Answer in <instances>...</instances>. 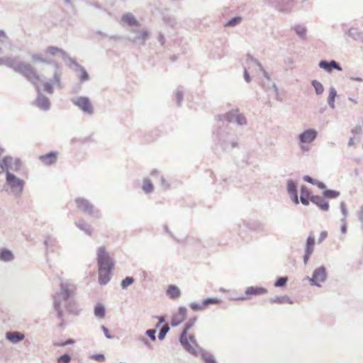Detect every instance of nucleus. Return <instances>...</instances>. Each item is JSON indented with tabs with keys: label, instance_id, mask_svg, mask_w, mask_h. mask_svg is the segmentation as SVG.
Wrapping results in <instances>:
<instances>
[{
	"label": "nucleus",
	"instance_id": "obj_1",
	"mask_svg": "<svg viewBox=\"0 0 363 363\" xmlns=\"http://www.w3.org/2000/svg\"><path fill=\"white\" fill-rule=\"evenodd\" d=\"M96 259L99 266V283L106 284L111 278V271L114 269V262L104 247L98 248Z\"/></svg>",
	"mask_w": 363,
	"mask_h": 363
},
{
	"label": "nucleus",
	"instance_id": "obj_2",
	"mask_svg": "<svg viewBox=\"0 0 363 363\" xmlns=\"http://www.w3.org/2000/svg\"><path fill=\"white\" fill-rule=\"evenodd\" d=\"M196 319H191L186 324L184 330L180 336V342L184 347L191 353H195L198 347L196 339L194 335H188V330L194 325Z\"/></svg>",
	"mask_w": 363,
	"mask_h": 363
},
{
	"label": "nucleus",
	"instance_id": "obj_3",
	"mask_svg": "<svg viewBox=\"0 0 363 363\" xmlns=\"http://www.w3.org/2000/svg\"><path fill=\"white\" fill-rule=\"evenodd\" d=\"M13 69L33 83L40 80L39 76L30 64L21 62L16 65Z\"/></svg>",
	"mask_w": 363,
	"mask_h": 363
},
{
	"label": "nucleus",
	"instance_id": "obj_4",
	"mask_svg": "<svg viewBox=\"0 0 363 363\" xmlns=\"http://www.w3.org/2000/svg\"><path fill=\"white\" fill-rule=\"evenodd\" d=\"M60 52V50L59 49L51 47L48 48L44 53L33 55L32 60L35 62H42L50 63L53 60L52 57L58 55Z\"/></svg>",
	"mask_w": 363,
	"mask_h": 363
},
{
	"label": "nucleus",
	"instance_id": "obj_5",
	"mask_svg": "<svg viewBox=\"0 0 363 363\" xmlns=\"http://www.w3.org/2000/svg\"><path fill=\"white\" fill-rule=\"evenodd\" d=\"M6 183L11 189L17 193H21L24 187V182L14 174L6 172Z\"/></svg>",
	"mask_w": 363,
	"mask_h": 363
},
{
	"label": "nucleus",
	"instance_id": "obj_6",
	"mask_svg": "<svg viewBox=\"0 0 363 363\" xmlns=\"http://www.w3.org/2000/svg\"><path fill=\"white\" fill-rule=\"evenodd\" d=\"M72 103L82 109L84 112L87 113H91L93 112V108L90 103V101L86 97H79L75 99H72Z\"/></svg>",
	"mask_w": 363,
	"mask_h": 363
},
{
	"label": "nucleus",
	"instance_id": "obj_7",
	"mask_svg": "<svg viewBox=\"0 0 363 363\" xmlns=\"http://www.w3.org/2000/svg\"><path fill=\"white\" fill-rule=\"evenodd\" d=\"M224 118L228 122H236L240 125L246 123V119L245 116L240 113L238 110H233L229 111L224 116Z\"/></svg>",
	"mask_w": 363,
	"mask_h": 363
},
{
	"label": "nucleus",
	"instance_id": "obj_8",
	"mask_svg": "<svg viewBox=\"0 0 363 363\" xmlns=\"http://www.w3.org/2000/svg\"><path fill=\"white\" fill-rule=\"evenodd\" d=\"M54 307L57 313V317L61 318L63 315L62 307L67 308L68 296H55Z\"/></svg>",
	"mask_w": 363,
	"mask_h": 363
},
{
	"label": "nucleus",
	"instance_id": "obj_9",
	"mask_svg": "<svg viewBox=\"0 0 363 363\" xmlns=\"http://www.w3.org/2000/svg\"><path fill=\"white\" fill-rule=\"evenodd\" d=\"M69 67L72 69L74 75L81 81L84 82L89 79V74L86 71L74 62H69Z\"/></svg>",
	"mask_w": 363,
	"mask_h": 363
},
{
	"label": "nucleus",
	"instance_id": "obj_10",
	"mask_svg": "<svg viewBox=\"0 0 363 363\" xmlns=\"http://www.w3.org/2000/svg\"><path fill=\"white\" fill-rule=\"evenodd\" d=\"M326 279V272L325 269L323 267H320L318 269H316L313 274V277L310 279V281L320 286V283L324 281Z\"/></svg>",
	"mask_w": 363,
	"mask_h": 363
},
{
	"label": "nucleus",
	"instance_id": "obj_11",
	"mask_svg": "<svg viewBox=\"0 0 363 363\" xmlns=\"http://www.w3.org/2000/svg\"><path fill=\"white\" fill-rule=\"evenodd\" d=\"M6 339L12 344H17L23 341L25 335L23 333L18 331H9L6 333Z\"/></svg>",
	"mask_w": 363,
	"mask_h": 363
},
{
	"label": "nucleus",
	"instance_id": "obj_12",
	"mask_svg": "<svg viewBox=\"0 0 363 363\" xmlns=\"http://www.w3.org/2000/svg\"><path fill=\"white\" fill-rule=\"evenodd\" d=\"M317 132L313 129H308L299 135L302 143H310L316 138Z\"/></svg>",
	"mask_w": 363,
	"mask_h": 363
},
{
	"label": "nucleus",
	"instance_id": "obj_13",
	"mask_svg": "<svg viewBox=\"0 0 363 363\" xmlns=\"http://www.w3.org/2000/svg\"><path fill=\"white\" fill-rule=\"evenodd\" d=\"M315 245V238L313 235H310L307 238L306 245V253L304 255V262L306 263L309 256L313 253Z\"/></svg>",
	"mask_w": 363,
	"mask_h": 363
},
{
	"label": "nucleus",
	"instance_id": "obj_14",
	"mask_svg": "<svg viewBox=\"0 0 363 363\" xmlns=\"http://www.w3.org/2000/svg\"><path fill=\"white\" fill-rule=\"evenodd\" d=\"M186 311L184 308H180L179 311L174 314L172 319V325L177 326L183 322L186 318Z\"/></svg>",
	"mask_w": 363,
	"mask_h": 363
},
{
	"label": "nucleus",
	"instance_id": "obj_15",
	"mask_svg": "<svg viewBox=\"0 0 363 363\" xmlns=\"http://www.w3.org/2000/svg\"><path fill=\"white\" fill-rule=\"evenodd\" d=\"M311 201L320 207L322 210L327 211L329 208L328 203L323 198L318 196H312Z\"/></svg>",
	"mask_w": 363,
	"mask_h": 363
},
{
	"label": "nucleus",
	"instance_id": "obj_16",
	"mask_svg": "<svg viewBox=\"0 0 363 363\" xmlns=\"http://www.w3.org/2000/svg\"><path fill=\"white\" fill-rule=\"evenodd\" d=\"M39 158L43 164L45 165H50L56 162L57 155L55 153L50 152L44 155H41Z\"/></svg>",
	"mask_w": 363,
	"mask_h": 363
},
{
	"label": "nucleus",
	"instance_id": "obj_17",
	"mask_svg": "<svg viewBox=\"0 0 363 363\" xmlns=\"http://www.w3.org/2000/svg\"><path fill=\"white\" fill-rule=\"evenodd\" d=\"M311 196L309 190L305 186H302L301 188V202L303 205L307 206L309 203V199L311 200Z\"/></svg>",
	"mask_w": 363,
	"mask_h": 363
},
{
	"label": "nucleus",
	"instance_id": "obj_18",
	"mask_svg": "<svg viewBox=\"0 0 363 363\" xmlns=\"http://www.w3.org/2000/svg\"><path fill=\"white\" fill-rule=\"evenodd\" d=\"M77 207L84 211H90L92 208L89 203L83 199H79L76 200Z\"/></svg>",
	"mask_w": 363,
	"mask_h": 363
},
{
	"label": "nucleus",
	"instance_id": "obj_19",
	"mask_svg": "<svg viewBox=\"0 0 363 363\" xmlns=\"http://www.w3.org/2000/svg\"><path fill=\"white\" fill-rule=\"evenodd\" d=\"M121 20L125 23L128 24V26H138V21L130 13H127V14L123 15L122 16Z\"/></svg>",
	"mask_w": 363,
	"mask_h": 363
},
{
	"label": "nucleus",
	"instance_id": "obj_20",
	"mask_svg": "<svg viewBox=\"0 0 363 363\" xmlns=\"http://www.w3.org/2000/svg\"><path fill=\"white\" fill-rule=\"evenodd\" d=\"M267 292V290L264 288L252 286L246 290L245 294L246 295H259L266 294Z\"/></svg>",
	"mask_w": 363,
	"mask_h": 363
},
{
	"label": "nucleus",
	"instance_id": "obj_21",
	"mask_svg": "<svg viewBox=\"0 0 363 363\" xmlns=\"http://www.w3.org/2000/svg\"><path fill=\"white\" fill-rule=\"evenodd\" d=\"M37 106L44 110H46L50 106L49 100L45 96H39L36 100Z\"/></svg>",
	"mask_w": 363,
	"mask_h": 363
},
{
	"label": "nucleus",
	"instance_id": "obj_22",
	"mask_svg": "<svg viewBox=\"0 0 363 363\" xmlns=\"http://www.w3.org/2000/svg\"><path fill=\"white\" fill-rule=\"evenodd\" d=\"M13 259L12 252L9 250H1L0 252V259L4 262H9Z\"/></svg>",
	"mask_w": 363,
	"mask_h": 363
},
{
	"label": "nucleus",
	"instance_id": "obj_23",
	"mask_svg": "<svg viewBox=\"0 0 363 363\" xmlns=\"http://www.w3.org/2000/svg\"><path fill=\"white\" fill-rule=\"evenodd\" d=\"M303 180L308 183L316 185L318 188H320L321 189H324L326 187L325 184H323V182H320L315 181L309 176H305L303 177Z\"/></svg>",
	"mask_w": 363,
	"mask_h": 363
},
{
	"label": "nucleus",
	"instance_id": "obj_24",
	"mask_svg": "<svg viewBox=\"0 0 363 363\" xmlns=\"http://www.w3.org/2000/svg\"><path fill=\"white\" fill-rule=\"evenodd\" d=\"M94 314L99 318H104L105 315V308L101 303L96 304L94 308Z\"/></svg>",
	"mask_w": 363,
	"mask_h": 363
},
{
	"label": "nucleus",
	"instance_id": "obj_25",
	"mask_svg": "<svg viewBox=\"0 0 363 363\" xmlns=\"http://www.w3.org/2000/svg\"><path fill=\"white\" fill-rule=\"evenodd\" d=\"M143 189L146 193H150L153 190V185L148 179H145L143 184Z\"/></svg>",
	"mask_w": 363,
	"mask_h": 363
},
{
	"label": "nucleus",
	"instance_id": "obj_26",
	"mask_svg": "<svg viewBox=\"0 0 363 363\" xmlns=\"http://www.w3.org/2000/svg\"><path fill=\"white\" fill-rule=\"evenodd\" d=\"M287 190H288V192L289 194L291 195V194H296V184L291 181V180H289L287 183Z\"/></svg>",
	"mask_w": 363,
	"mask_h": 363
},
{
	"label": "nucleus",
	"instance_id": "obj_27",
	"mask_svg": "<svg viewBox=\"0 0 363 363\" xmlns=\"http://www.w3.org/2000/svg\"><path fill=\"white\" fill-rule=\"evenodd\" d=\"M213 299H208L206 301H204L201 305L193 303L191 305V307L194 310H201V309L204 308L208 303H213Z\"/></svg>",
	"mask_w": 363,
	"mask_h": 363
},
{
	"label": "nucleus",
	"instance_id": "obj_28",
	"mask_svg": "<svg viewBox=\"0 0 363 363\" xmlns=\"http://www.w3.org/2000/svg\"><path fill=\"white\" fill-rule=\"evenodd\" d=\"M134 279L130 277H125L121 282V287L123 289H126L128 286H129L130 284H132L134 282Z\"/></svg>",
	"mask_w": 363,
	"mask_h": 363
},
{
	"label": "nucleus",
	"instance_id": "obj_29",
	"mask_svg": "<svg viewBox=\"0 0 363 363\" xmlns=\"http://www.w3.org/2000/svg\"><path fill=\"white\" fill-rule=\"evenodd\" d=\"M313 86H314L315 91L318 94H320L323 92L324 88L323 86L318 81H313Z\"/></svg>",
	"mask_w": 363,
	"mask_h": 363
},
{
	"label": "nucleus",
	"instance_id": "obj_30",
	"mask_svg": "<svg viewBox=\"0 0 363 363\" xmlns=\"http://www.w3.org/2000/svg\"><path fill=\"white\" fill-rule=\"evenodd\" d=\"M179 289L174 285L169 286L167 291V295H179Z\"/></svg>",
	"mask_w": 363,
	"mask_h": 363
},
{
	"label": "nucleus",
	"instance_id": "obj_31",
	"mask_svg": "<svg viewBox=\"0 0 363 363\" xmlns=\"http://www.w3.org/2000/svg\"><path fill=\"white\" fill-rule=\"evenodd\" d=\"M288 281L287 277H280L277 279V281L275 282L274 286L276 287H282L285 286Z\"/></svg>",
	"mask_w": 363,
	"mask_h": 363
},
{
	"label": "nucleus",
	"instance_id": "obj_32",
	"mask_svg": "<svg viewBox=\"0 0 363 363\" xmlns=\"http://www.w3.org/2000/svg\"><path fill=\"white\" fill-rule=\"evenodd\" d=\"M169 328L168 325H164L162 328V329L159 333V335H158L159 339L163 340L164 338L167 333L169 331Z\"/></svg>",
	"mask_w": 363,
	"mask_h": 363
},
{
	"label": "nucleus",
	"instance_id": "obj_33",
	"mask_svg": "<svg viewBox=\"0 0 363 363\" xmlns=\"http://www.w3.org/2000/svg\"><path fill=\"white\" fill-rule=\"evenodd\" d=\"M240 21H241L240 17H235V18H232L231 20H230L227 23L226 26H234L236 24L239 23Z\"/></svg>",
	"mask_w": 363,
	"mask_h": 363
},
{
	"label": "nucleus",
	"instance_id": "obj_34",
	"mask_svg": "<svg viewBox=\"0 0 363 363\" xmlns=\"http://www.w3.org/2000/svg\"><path fill=\"white\" fill-rule=\"evenodd\" d=\"M337 195H338L337 192H336L335 191H332V190H326L324 192V196L326 197L335 198L337 196Z\"/></svg>",
	"mask_w": 363,
	"mask_h": 363
},
{
	"label": "nucleus",
	"instance_id": "obj_35",
	"mask_svg": "<svg viewBox=\"0 0 363 363\" xmlns=\"http://www.w3.org/2000/svg\"><path fill=\"white\" fill-rule=\"evenodd\" d=\"M319 66L328 72L331 71L330 65L329 62H328L326 61H320L319 63Z\"/></svg>",
	"mask_w": 363,
	"mask_h": 363
},
{
	"label": "nucleus",
	"instance_id": "obj_36",
	"mask_svg": "<svg viewBox=\"0 0 363 363\" xmlns=\"http://www.w3.org/2000/svg\"><path fill=\"white\" fill-rule=\"evenodd\" d=\"M58 363H68V353H65L57 359Z\"/></svg>",
	"mask_w": 363,
	"mask_h": 363
},
{
	"label": "nucleus",
	"instance_id": "obj_37",
	"mask_svg": "<svg viewBox=\"0 0 363 363\" xmlns=\"http://www.w3.org/2000/svg\"><path fill=\"white\" fill-rule=\"evenodd\" d=\"M328 237V233L327 231H322L320 234V236L318 240V243H321L323 241H324Z\"/></svg>",
	"mask_w": 363,
	"mask_h": 363
},
{
	"label": "nucleus",
	"instance_id": "obj_38",
	"mask_svg": "<svg viewBox=\"0 0 363 363\" xmlns=\"http://www.w3.org/2000/svg\"><path fill=\"white\" fill-rule=\"evenodd\" d=\"M148 37V33L146 30H142L140 33V35L138 37V40H142L145 41Z\"/></svg>",
	"mask_w": 363,
	"mask_h": 363
},
{
	"label": "nucleus",
	"instance_id": "obj_39",
	"mask_svg": "<svg viewBox=\"0 0 363 363\" xmlns=\"http://www.w3.org/2000/svg\"><path fill=\"white\" fill-rule=\"evenodd\" d=\"M155 333H156L155 330H147L146 334L147 335L148 337H150V338L152 341H155Z\"/></svg>",
	"mask_w": 363,
	"mask_h": 363
},
{
	"label": "nucleus",
	"instance_id": "obj_40",
	"mask_svg": "<svg viewBox=\"0 0 363 363\" xmlns=\"http://www.w3.org/2000/svg\"><path fill=\"white\" fill-rule=\"evenodd\" d=\"M92 358L100 362H104L105 360L104 355L101 354H95L92 357Z\"/></svg>",
	"mask_w": 363,
	"mask_h": 363
},
{
	"label": "nucleus",
	"instance_id": "obj_41",
	"mask_svg": "<svg viewBox=\"0 0 363 363\" xmlns=\"http://www.w3.org/2000/svg\"><path fill=\"white\" fill-rule=\"evenodd\" d=\"M205 363H216L213 357L211 355L203 357Z\"/></svg>",
	"mask_w": 363,
	"mask_h": 363
},
{
	"label": "nucleus",
	"instance_id": "obj_42",
	"mask_svg": "<svg viewBox=\"0 0 363 363\" xmlns=\"http://www.w3.org/2000/svg\"><path fill=\"white\" fill-rule=\"evenodd\" d=\"M330 65V68H335V69H337V70H342L341 67L335 62V61H331L330 62H329Z\"/></svg>",
	"mask_w": 363,
	"mask_h": 363
},
{
	"label": "nucleus",
	"instance_id": "obj_43",
	"mask_svg": "<svg viewBox=\"0 0 363 363\" xmlns=\"http://www.w3.org/2000/svg\"><path fill=\"white\" fill-rule=\"evenodd\" d=\"M291 199L294 201V203L295 204H298L299 201H298L297 193L294 194H291Z\"/></svg>",
	"mask_w": 363,
	"mask_h": 363
},
{
	"label": "nucleus",
	"instance_id": "obj_44",
	"mask_svg": "<svg viewBox=\"0 0 363 363\" xmlns=\"http://www.w3.org/2000/svg\"><path fill=\"white\" fill-rule=\"evenodd\" d=\"M6 39V35L5 33L2 30H0V43L4 42V40Z\"/></svg>",
	"mask_w": 363,
	"mask_h": 363
},
{
	"label": "nucleus",
	"instance_id": "obj_45",
	"mask_svg": "<svg viewBox=\"0 0 363 363\" xmlns=\"http://www.w3.org/2000/svg\"><path fill=\"white\" fill-rule=\"evenodd\" d=\"M102 328H103V331H104V333L105 335H106L108 338H111V335H110V334H109V331H108V330L106 328H105V327H103Z\"/></svg>",
	"mask_w": 363,
	"mask_h": 363
},
{
	"label": "nucleus",
	"instance_id": "obj_46",
	"mask_svg": "<svg viewBox=\"0 0 363 363\" xmlns=\"http://www.w3.org/2000/svg\"><path fill=\"white\" fill-rule=\"evenodd\" d=\"M45 90L47 91L49 93H52V87L50 84H46L45 85Z\"/></svg>",
	"mask_w": 363,
	"mask_h": 363
},
{
	"label": "nucleus",
	"instance_id": "obj_47",
	"mask_svg": "<svg viewBox=\"0 0 363 363\" xmlns=\"http://www.w3.org/2000/svg\"><path fill=\"white\" fill-rule=\"evenodd\" d=\"M159 320V323L157 324V327H159L160 324L164 322V318L162 316L157 317Z\"/></svg>",
	"mask_w": 363,
	"mask_h": 363
},
{
	"label": "nucleus",
	"instance_id": "obj_48",
	"mask_svg": "<svg viewBox=\"0 0 363 363\" xmlns=\"http://www.w3.org/2000/svg\"><path fill=\"white\" fill-rule=\"evenodd\" d=\"M297 33L301 35H303L306 33V30L304 28H301V30H297Z\"/></svg>",
	"mask_w": 363,
	"mask_h": 363
},
{
	"label": "nucleus",
	"instance_id": "obj_49",
	"mask_svg": "<svg viewBox=\"0 0 363 363\" xmlns=\"http://www.w3.org/2000/svg\"><path fill=\"white\" fill-rule=\"evenodd\" d=\"M245 78L247 82H250V76L247 71L245 72Z\"/></svg>",
	"mask_w": 363,
	"mask_h": 363
},
{
	"label": "nucleus",
	"instance_id": "obj_50",
	"mask_svg": "<svg viewBox=\"0 0 363 363\" xmlns=\"http://www.w3.org/2000/svg\"><path fill=\"white\" fill-rule=\"evenodd\" d=\"M360 216H361V218H363V206L362 207L361 211H360Z\"/></svg>",
	"mask_w": 363,
	"mask_h": 363
},
{
	"label": "nucleus",
	"instance_id": "obj_51",
	"mask_svg": "<svg viewBox=\"0 0 363 363\" xmlns=\"http://www.w3.org/2000/svg\"><path fill=\"white\" fill-rule=\"evenodd\" d=\"M354 144L353 140L351 139L349 142V145H352Z\"/></svg>",
	"mask_w": 363,
	"mask_h": 363
},
{
	"label": "nucleus",
	"instance_id": "obj_52",
	"mask_svg": "<svg viewBox=\"0 0 363 363\" xmlns=\"http://www.w3.org/2000/svg\"><path fill=\"white\" fill-rule=\"evenodd\" d=\"M68 345V340L65 341L63 343H62V345L65 346V345Z\"/></svg>",
	"mask_w": 363,
	"mask_h": 363
},
{
	"label": "nucleus",
	"instance_id": "obj_53",
	"mask_svg": "<svg viewBox=\"0 0 363 363\" xmlns=\"http://www.w3.org/2000/svg\"><path fill=\"white\" fill-rule=\"evenodd\" d=\"M6 162H7V159H6V158L4 159V160H3V164H6Z\"/></svg>",
	"mask_w": 363,
	"mask_h": 363
},
{
	"label": "nucleus",
	"instance_id": "obj_54",
	"mask_svg": "<svg viewBox=\"0 0 363 363\" xmlns=\"http://www.w3.org/2000/svg\"><path fill=\"white\" fill-rule=\"evenodd\" d=\"M330 95H332V98L333 99V97L335 96V93H331Z\"/></svg>",
	"mask_w": 363,
	"mask_h": 363
},
{
	"label": "nucleus",
	"instance_id": "obj_55",
	"mask_svg": "<svg viewBox=\"0 0 363 363\" xmlns=\"http://www.w3.org/2000/svg\"><path fill=\"white\" fill-rule=\"evenodd\" d=\"M59 326H60V327H62V326H64V323H60Z\"/></svg>",
	"mask_w": 363,
	"mask_h": 363
},
{
	"label": "nucleus",
	"instance_id": "obj_56",
	"mask_svg": "<svg viewBox=\"0 0 363 363\" xmlns=\"http://www.w3.org/2000/svg\"><path fill=\"white\" fill-rule=\"evenodd\" d=\"M221 291H222L223 293H226V292H228V291H225V290H222Z\"/></svg>",
	"mask_w": 363,
	"mask_h": 363
},
{
	"label": "nucleus",
	"instance_id": "obj_57",
	"mask_svg": "<svg viewBox=\"0 0 363 363\" xmlns=\"http://www.w3.org/2000/svg\"><path fill=\"white\" fill-rule=\"evenodd\" d=\"M69 344H71V343H72L73 342H72V340H71L69 339Z\"/></svg>",
	"mask_w": 363,
	"mask_h": 363
},
{
	"label": "nucleus",
	"instance_id": "obj_58",
	"mask_svg": "<svg viewBox=\"0 0 363 363\" xmlns=\"http://www.w3.org/2000/svg\"><path fill=\"white\" fill-rule=\"evenodd\" d=\"M1 167L2 169H4L3 164H1Z\"/></svg>",
	"mask_w": 363,
	"mask_h": 363
}]
</instances>
